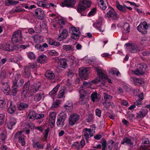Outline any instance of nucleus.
I'll use <instances>...</instances> for the list:
<instances>
[{
    "mask_svg": "<svg viewBox=\"0 0 150 150\" xmlns=\"http://www.w3.org/2000/svg\"><path fill=\"white\" fill-rule=\"evenodd\" d=\"M30 84V82L28 81L24 86L23 91L21 93V96L23 98L26 97L27 95L29 89V87ZM41 85V84L40 83H34L31 85L29 88V90L33 92H37L38 91Z\"/></svg>",
    "mask_w": 150,
    "mask_h": 150,
    "instance_id": "nucleus-1",
    "label": "nucleus"
},
{
    "mask_svg": "<svg viewBox=\"0 0 150 150\" xmlns=\"http://www.w3.org/2000/svg\"><path fill=\"white\" fill-rule=\"evenodd\" d=\"M148 66L147 64L144 63H142L138 65V68L137 69L133 71V74L136 75H143L145 74L146 72Z\"/></svg>",
    "mask_w": 150,
    "mask_h": 150,
    "instance_id": "nucleus-2",
    "label": "nucleus"
},
{
    "mask_svg": "<svg viewBox=\"0 0 150 150\" xmlns=\"http://www.w3.org/2000/svg\"><path fill=\"white\" fill-rule=\"evenodd\" d=\"M91 2L88 0H81L77 7V10L79 13H81L85 9L90 6Z\"/></svg>",
    "mask_w": 150,
    "mask_h": 150,
    "instance_id": "nucleus-3",
    "label": "nucleus"
},
{
    "mask_svg": "<svg viewBox=\"0 0 150 150\" xmlns=\"http://www.w3.org/2000/svg\"><path fill=\"white\" fill-rule=\"evenodd\" d=\"M128 51L132 53H137L140 50V48L135 43H127L125 44Z\"/></svg>",
    "mask_w": 150,
    "mask_h": 150,
    "instance_id": "nucleus-4",
    "label": "nucleus"
},
{
    "mask_svg": "<svg viewBox=\"0 0 150 150\" xmlns=\"http://www.w3.org/2000/svg\"><path fill=\"white\" fill-rule=\"evenodd\" d=\"M69 31L71 34L70 37L72 39L77 40L79 38L81 32L78 28L74 26L71 27L69 28Z\"/></svg>",
    "mask_w": 150,
    "mask_h": 150,
    "instance_id": "nucleus-5",
    "label": "nucleus"
},
{
    "mask_svg": "<svg viewBox=\"0 0 150 150\" xmlns=\"http://www.w3.org/2000/svg\"><path fill=\"white\" fill-rule=\"evenodd\" d=\"M95 131V128H90L89 129L85 128L83 131V134L86 142H88L89 138L93 136Z\"/></svg>",
    "mask_w": 150,
    "mask_h": 150,
    "instance_id": "nucleus-6",
    "label": "nucleus"
},
{
    "mask_svg": "<svg viewBox=\"0 0 150 150\" xmlns=\"http://www.w3.org/2000/svg\"><path fill=\"white\" fill-rule=\"evenodd\" d=\"M79 119L80 116L78 114L75 113L71 114L68 118L69 125L71 126H74L77 123Z\"/></svg>",
    "mask_w": 150,
    "mask_h": 150,
    "instance_id": "nucleus-7",
    "label": "nucleus"
},
{
    "mask_svg": "<svg viewBox=\"0 0 150 150\" xmlns=\"http://www.w3.org/2000/svg\"><path fill=\"white\" fill-rule=\"evenodd\" d=\"M22 38V31L19 30L13 33L11 39L13 43H16L21 40Z\"/></svg>",
    "mask_w": 150,
    "mask_h": 150,
    "instance_id": "nucleus-8",
    "label": "nucleus"
},
{
    "mask_svg": "<svg viewBox=\"0 0 150 150\" xmlns=\"http://www.w3.org/2000/svg\"><path fill=\"white\" fill-rule=\"evenodd\" d=\"M79 92L80 95L79 99V103L81 105H83L87 102L88 96L86 91L83 89H81Z\"/></svg>",
    "mask_w": 150,
    "mask_h": 150,
    "instance_id": "nucleus-9",
    "label": "nucleus"
},
{
    "mask_svg": "<svg viewBox=\"0 0 150 150\" xmlns=\"http://www.w3.org/2000/svg\"><path fill=\"white\" fill-rule=\"evenodd\" d=\"M18 76H13V85L12 87V90L11 92V94L14 96L16 95L17 93V81L18 79Z\"/></svg>",
    "mask_w": 150,
    "mask_h": 150,
    "instance_id": "nucleus-10",
    "label": "nucleus"
},
{
    "mask_svg": "<svg viewBox=\"0 0 150 150\" xmlns=\"http://www.w3.org/2000/svg\"><path fill=\"white\" fill-rule=\"evenodd\" d=\"M22 133L21 131L17 132L15 135V137L18 139V142L22 146H24L25 144V135Z\"/></svg>",
    "mask_w": 150,
    "mask_h": 150,
    "instance_id": "nucleus-11",
    "label": "nucleus"
},
{
    "mask_svg": "<svg viewBox=\"0 0 150 150\" xmlns=\"http://www.w3.org/2000/svg\"><path fill=\"white\" fill-rule=\"evenodd\" d=\"M148 26L147 22L145 21L141 23L140 25L137 27V30L140 32L145 34L147 33L146 30Z\"/></svg>",
    "mask_w": 150,
    "mask_h": 150,
    "instance_id": "nucleus-12",
    "label": "nucleus"
},
{
    "mask_svg": "<svg viewBox=\"0 0 150 150\" xmlns=\"http://www.w3.org/2000/svg\"><path fill=\"white\" fill-rule=\"evenodd\" d=\"M76 3V0H64L62 2L60 5L62 7H74Z\"/></svg>",
    "mask_w": 150,
    "mask_h": 150,
    "instance_id": "nucleus-13",
    "label": "nucleus"
},
{
    "mask_svg": "<svg viewBox=\"0 0 150 150\" xmlns=\"http://www.w3.org/2000/svg\"><path fill=\"white\" fill-rule=\"evenodd\" d=\"M107 76H98L94 80H92L91 83H96L100 82L102 84H104L107 81Z\"/></svg>",
    "mask_w": 150,
    "mask_h": 150,
    "instance_id": "nucleus-14",
    "label": "nucleus"
},
{
    "mask_svg": "<svg viewBox=\"0 0 150 150\" xmlns=\"http://www.w3.org/2000/svg\"><path fill=\"white\" fill-rule=\"evenodd\" d=\"M106 16L108 18H111L113 19H115L117 18V13L114 9L111 8L107 13Z\"/></svg>",
    "mask_w": 150,
    "mask_h": 150,
    "instance_id": "nucleus-15",
    "label": "nucleus"
},
{
    "mask_svg": "<svg viewBox=\"0 0 150 150\" xmlns=\"http://www.w3.org/2000/svg\"><path fill=\"white\" fill-rule=\"evenodd\" d=\"M56 113L54 112H50L49 113L50 122L51 124V127H53L55 124Z\"/></svg>",
    "mask_w": 150,
    "mask_h": 150,
    "instance_id": "nucleus-16",
    "label": "nucleus"
},
{
    "mask_svg": "<svg viewBox=\"0 0 150 150\" xmlns=\"http://www.w3.org/2000/svg\"><path fill=\"white\" fill-rule=\"evenodd\" d=\"M35 13L39 19L42 20L44 18V13L43 10L42 9L39 8L36 9L35 11Z\"/></svg>",
    "mask_w": 150,
    "mask_h": 150,
    "instance_id": "nucleus-17",
    "label": "nucleus"
},
{
    "mask_svg": "<svg viewBox=\"0 0 150 150\" xmlns=\"http://www.w3.org/2000/svg\"><path fill=\"white\" fill-rule=\"evenodd\" d=\"M68 34V31L66 29H64L62 33L59 34L57 38L58 40L61 41L66 39Z\"/></svg>",
    "mask_w": 150,
    "mask_h": 150,
    "instance_id": "nucleus-18",
    "label": "nucleus"
},
{
    "mask_svg": "<svg viewBox=\"0 0 150 150\" xmlns=\"http://www.w3.org/2000/svg\"><path fill=\"white\" fill-rule=\"evenodd\" d=\"M32 146L33 148L38 150L43 149L45 146V144L41 142L37 141L33 142Z\"/></svg>",
    "mask_w": 150,
    "mask_h": 150,
    "instance_id": "nucleus-19",
    "label": "nucleus"
},
{
    "mask_svg": "<svg viewBox=\"0 0 150 150\" xmlns=\"http://www.w3.org/2000/svg\"><path fill=\"white\" fill-rule=\"evenodd\" d=\"M1 89L6 95H8L9 94L10 88L7 83H2Z\"/></svg>",
    "mask_w": 150,
    "mask_h": 150,
    "instance_id": "nucleus-20",
    "label": "nucleus"
},
{
    "mask_svg": "<svg viewBox=\"0 0 150 150\" xmlns=\"http://www.w3.org/2000/svg\"><path fill=\"white\" fill-rule=\"evenodd\" d=\"M17 122L16 119L13 117H11L7 123V126L9 129H11L13 126L15 125Z\"/></svg>",
    "mask_w": 150,
    "mask_h": 150,
    "instance_id": "nucleus-21",
    "label": "nucleus"
},
{
    "mask_svg": "<svg viewBox=\"0 0 150 150\" xmlns=\"http://www.w3.org/2000/svg\"><path fill=\"white\" fill-rule=\"evenodd\" d=\"M89 67L80 68L79 71V75H88L89 74Z\"/></svg>",
    "mask_w": 150,
    "mask_h": 150,
    "instance_id": "nucleus-22",
    "label": "nucleus"
},
{
    "mask_svg": "<svg viewBox=\"0 0 150 150\" xmlns=\"http://www.w3.org/2000/svg\"><path fill=\"white\" fill-rule=\"evenodd\" d=\"M36 112L33 111H31L29 112L27 117L29 121L32 122L36 119Z\"/></svg>",
    "mask_w": 150,
    "mask_h": 150,
    "instance_id": "nucleus-23",
    "label": "nucleus"
},
{
    "mask_svg": "<svg viewBox=\"0 0 150 150\" xmlns=\"http://www.w3.org/2000/svg\"><path fill=\"white\" fill-rule=\"evenodd\" d=\"M64 107L67 111H71L73 109L72 103L71 101H67L64 105Z\"/></svg>",
    "mask_w": 150,
    "mask_h": 150,
    "instance_id": "nucleus-24",
    "label": "nucleus"
},
{
    "mask_svg": "<svg viewBox=\"0 0 150 150\" xmlns=\"http://www.w3.org/2000/svg\"><path fill=\"white\" fill-rule=\"evenodd\" d=\"M142 143L143 145L141 146V149L147 148L150 145V142L149 139L147 138L143 139Z\"/></svg>",
    "mask_w": 150,
    "mask_h": 150,
    "instance_id": "nucleus-25",
    "label": "nucleus"
},
{
    "mask_svg": "<svg viewBox=\"0 0 150 150\" xmlns=\"http://www.w3.org/2000/svg\"><path fill=\"white\" fill-rule=\"evenodd\" d=\"M147 113V111H142L136 114V117L137 118H142L146 116Z\"/></svg>",
    "mask_w": 150,
    "mask_h": 150,
    "instance_id": "nucleus-26",
    "label": "nucleus"
},
{
    "mask_svg": "<svg viewBox=\"0 0 150 150\" xmlns=\"http://www.w3.org/2000/svg\"><path fill=\"white\" fill-rule=\"evenodd\" d=\"M58 64L59 67L62 68H65L67 65V62L65 59H62L59 60Z\"/></svg>",
    "mask_w": 150,
    "mask_h": 150,
    "instance_id": "nucleus-27",
    "label": "nucleus"
},
{
    "mask_svg": "<svg viewBox=\"0 0 150 150\" xmlns=\"http://www.w3.org/2000/svg\"><path fill=\"white\" fill-rule=\"evenodd\" d=\"M2 48L4 50L9 52L12 51V46L8 43H7L3 45L2 47Z\"/></svg>",
    "mask_w": 150,
    "mask_h": 150,
    "instance_id": "nucleus-28",
    "label": "nucleus"
},
{
    "mask_svg": "<svg viewBox=\"0 0 150 150\" xmlns=\"http://www.w3.org/2000/svg\"><path fill=\"white\" fill-rule=\"evenodd\" d=\"M28 107V105L24 103H20L18 105L17 107L18 109L20 110H23Z\"/></svg>",
    "mask_w": 150,
    "mask_h": 150,
    "instance_id": "nucleus-29",
    "label": "nucleus"
},
{
    "mask_svg": "<svg viewBox=\"0 0 150 150\" xmlns=\"http://www.w3.org/2000/svg\"><path fill=\"white\" fill-rule=\"evenodd\" d=\"M116 7L117 9L120 11L125 12L126 11V9L125 8V5H123V6L120 4L119 3V2L118 1L116 2Z\"/></svg>",
    "mask_w": 150,
    "mask_h": 150,
    "instance_id": "nucleus-30",
    "label": "nucleus"
},
{
    "mask_svg": "<svg viewBox=\"0 0 150 150\" xmlns=\"http://www.w3.org/2000/svg\"><path fill=\"white\" fill-rule=\"evenodd\" d=\"M19 3L18 1H13L12 0H6L5 3L6 5L9 6L10 5H15Z\"/></svg>",
    "mask_w": 150,
    "mask_h": 150,
    "instance_id": "nucleus-31",
    "label": "nucleus"
},
{
    "mask_svg": "<svg viewBox=\"0 0 150 150\" xmlns=\"http://www.w3.org/2000/svg\"><path fill=\"white\" fill-rule=\"evenodd\" d=\"M132 79L133 83L135 85L140 86L144 83L143 81L141 79L134 78Z\"/></svg>",
    "mask_w": 150,
    "mask_h": 150,
    "instance_id": "nucleus-32",
    "label": "nucleus"
},
{
    "mask_svg": "<svg viewBox=\"0 0 150 150\" xmlns=\"http://www.w3.org/2000/svg\"><path fill=\"white\" fill-rule=\"evenodd\" d=\"M47 58L45 55H41L39 56L37 61L41 64H43L46 61Z\"/></svg>",
    "mask_w": 150,
    "mask_h": 150,
    "instance_id": "nucleus-33",
    "label": "nucleus"
},
{
    "mask_svg": "<svg viewBox=\"0 0 150 150\" xmlns=\"http://www.w3.org/2000/svg\"><path fill=\"white\" fill-rule=\"evenodd\" d=\"M74 48V47L71 45H64L62 46L63 49L66 51H73Z\"/></svg>",
    "mask_w": 150,
    "mask_h": 150,
    "instance_id": "nucleus-34",
    "label": "nucleus"
},
{
    "mask_svg": "<svg viewBox=\"0 0 150 150\" xmlns=\"http://www.w3.org/2000/svg\"><path fill=\"white\" fill-rule=\"evenodd\" d=\"M42 94L40 93H38L34 96V100L36 102L39 101L42 98Z\"/></svg>",
    "mask_w": 150,
    "mask_h": 150,
    "instance_id": "nucleus-35",
    "label": "nucleus"
},
{
    "mask_svg": "<svg viewBox=\"0 0 150 150\" xmlns=\"http://www.w3.org/2000/svg\"><path fill=\"white\" fill-rule=\"evenodd\" d=\"M120 72L118 70L114 68L109 71V74L110 75H119L120 74Z\"/></svg>",
    "mask_w": 150,
    "mask_h": 150,
    "instance_id": "nucleus-36",
    "label": "nucleus"
},
{
    "mask_svg": "<svg viewBox=\"0 0 150 150\" xmlns=\"http://www.w3.org/2000/svg\"><path fill=\"white\" fill-rule=\"evenodd\" d=\"M103 105L104 106V108L105 109H107L109 108L110 107L113 106L114 103L111 102H108L105 101V102L103 103Z\"/></svg>",
    "mask_w": 150,
    "mask_h": 150,
    "instance_id": "nucleus-37",
    "label": "nucleus"
},
{
    "mask_svg": "<svg viewBox=\"0 0 150 150\" xmlns=\"http://www.w3.org/2000/svg\"><path fill=\"white\" fill-rule=\"evenodd\" d=\"M60 86L59 84L57 85L49 93V94L50 95H56L57 92L59 89Z\"/></svg>",
    "mask_w": 150,
    "mask_h": 150,
    "instance_id": "nucleus-38",
    "label": "nucleus"
},
{
    "mask_svg": "<svg viewBox=\"0 0 150 150\" xmlns=\"http://www.w3.org/2000/svg\"><path fill=\"white\" fill-rule=\"evenodd\" d=\"M104 0H100L98 4L99 7L103 10H105L107 8V6L104 3Z\"/></svg>",
    "mask_w": 150,
    "mask_h": 150,
    "instance_id": "nucleus-39",
    "label": "nucleus"
},
{
    "mask_svg": "<svg viewBox=\"0 0 150 150\" xmlns=\"http://www.w3.org/2000/svg\"><path fill=\"white\" fill-rule=\"evenodd\" d=\"M125 143L129 145H131L132 143L131 139L127 137L123 138L122 140L121 141V144H124Z\"/></svg>",
    "mask_w": 150,
    "mask_h": 150,
    "instance_id": "nucleus-40",
    "label": "nucleus"
},
{
    "mask_svg": "<svg viewBox=\"0 0 150 150\" xmlns=\"http://www.w3.org/2000/svg\"><path fill=\"white\" fill-rule=\"evenodd\" d=\"M58 118L64 120L67 117V113L65 111H62L59 113Z\"/></svg>",
    "mask_w": 150,
    "mask_h": 150,
    "instance_id": "nucleus-41",
    "label": "nucleus"
},
{
    "mask_svg": "<svg viewBox=\"0 0 150 150\" xmlns=\"http://www.w3.org/2000/svg\"><path fill=\"white\" fill-rule=\"evenodd\" d=\"M16 108L15 106L12 105L11 102L10 106L8 109V112L10 114H12L14 112Z\"/></svg>",
    "mask_w": 150,
    "mask_h": 150,
    "instance_id": "nucleus-42",
    "label": "nucleus"
},
{
    "mask_svg": "<svg viewBox=\"0 0 150 150\" xmlns=\"http://www.w3.org/2000/svg\"><path fill=\"white\" fill-rule=\"evenodd\" d=\"M64 120L58 118L56 122L57 126L59 127H62L64 125Z\"/></svg>",
    "mask_w": 150,
    "mask_h": 150,
    "instance_id": "nucleus-43",
    "label": "nucleus"
},
{
    "mask_svg": "<svg viewBox=\"0 0 150 150\" xmlns=\"http://www.w3.org/2000/svg\"><path fill=\"white\" fill-rule=\"evenodd\" d=\"M61 103V101L60 100H56L54 102L52 106V108H56L58 107Z\"/></svg>",
    "mask_w": 150,
    "mask_h": 150,
    "instance_id": "nucleus-44",
    "label": "nucleus"
},
{
    "mask_svg": "<svg viewBox=\"0 0 150 150\" xmlns=\"http://www.w3.org/2000/svg\"><path fill=\"white\" fill-rule=\"evenodd\" d=\"M6 138L5 134L4 133H1L0 135V142L2 144L4 143Z\"/></svg>",
    "mask_w": 150,
    "mask_h": 150,
    "instance_id": "nucleus-45",
    "label": "nucleus"
},
{
    "mask_svg": "<svg viewBox=\"0 0 150 150\" xmlns=\"http://www.w3.org/2000/svg\"><path fill=\"white\" fill-rule=\"evenodd\" d=\"M98 94L97 93L94 92L91 95V97L93 101H96L98 100Z\"/></svg>",
    "mask_w": 150,
    "mask_h": 150,
    "instance_id": "nucleus-46",
    "label": "nucleus"
},
{
    "mask_svg": "<svg viewBox=\"0 0 150 150\" xmlns=\"http://www.w3.org/2000/svg\"><path fill=\"white\" fill-rule=\"evenodd\" d=\"M57 98H61L65 97L64 91V90H62L60 91L57 95Z\"/></svg>",
    "mask_w": 150,
    "mask_h": 150,
    "instance_id": "nucleus-47",
    "label": "nucleus"
},
{
    "mask_svg": "<svg viewBox=\"0 0 150 150\" xmlns=\"http://www.w3.org/2000/svg\"><path fill=\"white\" fill-rule=\"evenodd\" d=\"M103 97L105 100V101H106L108 99H111L112 98V96L106 93H103Z\"/></svg>",
    "mask_w": 150,
    "mask_h": 150,
    "instance_id": "nucleus-48",
    "label": "nucleus"
},
{
    "mask_svg": "<svg viewBox=\"0 0 150 150\" xmlns=\"http://www.w3.org/2000/svg\"><path fill=\"white\" fill-rule=\"evenodd\" d=\"M114 143V142L112 140H110L109 142V145L106 148L107 150H112Z\"/></svg>",
    "mask_w": 150,
    "mask_h": 150,
    "instance_id": "nucleus-49",
    "label": "nucleus"
},
{
    "mask_svg": "<svg viewBox=\"0 0 150 150\" xmlns=\"http://www.w3.org/2000/svg\"><path fill=\"white\" fill-rule=\"evenodd\" d=\"M95 69L98 74H99L98 75H105L104 73V70L100 69L98 67H96Z\"/></svg>",
    "mask_w": 150,
    "mask_h": 150,
    "instance_id": "nucleus-50",
    "label": "nucleus"
},
{
    "mask_svg": "<svg viewBox=\"0 0 150 150\" xmlns=\"http://www.w3.org/2000/svg\"><path fill=\"white\" fill-rule=\"evenodd\" d=\"M124 29L126 31V33H129V25L127 23H125L124 25Z\"/></svg>",
    "mask_w": 150,
    "mask_h": 150,
    "instance_id": "nucleus-51",
    "label": "nucleus"
},
{
    "mask_svg": "<svg viewBox=\"0 0 150 150\" xmlns=\"http://www.w3.org/2000/svg\"><path fill=\"white\" fill-rule=\"evenodd\" d=\"M35 47L37 50L41 51H43V47H42V45L39 44H36L35 45Z\"/></svg>",
    "mask_w": 150,
    "mask_h": 150,
    "instance_id": "nucleus-52",
    "label": "nucleus"
},
{
    "mask_svg": "<svg viewBox=\"0 0 150 150\" xmlns=\"http://www.w3.org/2000/svg\"><path fill=\"white\" fill-rule=\"evenodd\" d=\"M5 115L4 114H0V126L3 123L4 121Z\"/></svg>",
    "mask_w": 150,
    "mask_h": 150,
    "instance_id": "nucleus-53",
    "label": "nucleus"
},
{
    "mask_svg": "<svg viewBox=\"0 0 150 150\" xmlns=\"http://www.w3.org/2000/svg\"><path fill=\"white\" fill-rule=\"evenodd\" d=\"M93 116L92 114H88V116L86 117V120L88 122H90L91 121L93 118Z\"/></svg>",
    "mask_w": 150,
    "mask_h": 150,
    "instance_id": "nucleus-54",
    "label": "nucleus"
},
{
    "mask_svg": "<svg viewBox=\"0 0 150 150\" xmlns=\"http://www.w3.org/2000/svg\"><path fill=\"white\" fill-rule=\"evenodd\" d=\"M96 28L100 32H103L105 30V26L103 25L96 26Z\"/></svg>",
    "mask_w": 150,
    "mask_h": 150,
    "instance_id": "nucleus-55",
    "label": "nucleus"
},
{
    "mask_svg": "<svg viewBox=\"0 0 150 150\" xmlns=\"http://www.w3.org/2000/svg\"><path fill=\"white\" fill-rule=\"evenodd\" d=\"M96 9L95 8H94L89 13L88 16H91L93 15L96 13Z\"/></svg>",
    "mask_w": 150,
    "mask_h": 150,
    "instance_id": "nucleus-56",
    "label": "nucleus"
},
{
    "mask_svg": "<svg viewBox=\"0 0 150 150\" xmlns=\"http://www.w3.org/2000/svg\"><path fill=\"white\" fill-rule=\"evenodd\" d=\"M49 128H47L45 130V132L44 133V137L45 139H46L47 137V136L49 133Z\"/></svg>",
    "mask_w": 150,
    "mask_h": 150,
    "instance_id": "nucleus-57",
    "label": "nucleus"
},
{
    "mask_svg": "<svg viewBox=\"0 0 150 150\" xmlns=\"http://www.w3.org/2000/svg\"><path fill=\"white\" fill-rule=\"evenodd\" d=\"M28 57L31 59H34L35 58V56L33 52L29 53L28 55Z\"/></svg>",
    "mask_w": 150,
    "mask_h": 150,
    "instance_id": "nucleus-58",
    "label": "nucleus"
},
{
    "mask_svg": "<svg viewBox=\"0 0 150 150\" xmlns=\"http://www.w3.org/2000/svg\"><path fill=\"white\" fill-rule=\"evenodd\" d=\"M95 113L96 115L99 117H100L101 111L100 109H96L95 110Z\"/></svg>",
    "mask_w": 150,
    "mask_h": 150,
    "instance_id": "nucleus-59",
    "label": "nucleus"
},
{
    "mask_svg": "<svg viewBox=\"0 0 150 150\" xmlns=\"http://www.w3.org/2000/svg\"><path fill=\"white\" fill-rule=\"evenodd\" d=\"M106 142L105 140H104L101 142V144L102 146V150H105L106 145Z\"/></svg>",
    "mask_w": 150,
    "mask_h": 150,
    "instance_id": "nucleus-60",
    "label": "nucleus"
},
{
    "mask_svg": "<svg viewBox=\"0 0 150 150\" xmlns=\"http://www.w3.org/2000/svg\"><path fill=\"white\" fill-rule=\"evenodd\" d=\"M85 145V142L84 139L81 140L79 144L80 146L79 147L81 148H83Z\"/></svg>",
    "mask_w": 150,
    "mask_h": 150,
    "instance_id": "nucleus-61",
    "label": "nucleus"
},
{
    "mask_svg": "<svg viewBox=\"0 0 150 150\" xmlns=\"http://www.w3.org/2000/svg\"><path fill=\"white\" fill-rule=\"evenodd\" d=\"M5 103L4 100H0V108H4L5 106Z\"/></svg>",
    "mask_w": 150,
    "mask_h": 150,
    "instance_id": "nucleus-62",
    "label": "nucleus"
},
{
    "mask_svg": "<svg viewBox=\"0 0 150 150\" xmlns=\"http://www.w3.org/2000/svg\"><path fill=\"white\" fill-rule=\"evenodd\" d=\"M143 55L144 56H147L150 54V52L149 51H145L142 53Z\"/></svg>",
    "mask_w": 150,
    "mask_h": 150,
    "instance_id": "nucleus-63",
    "label": "nucleus"
},
{
    "mask_svg": "<svg viewBox=\"0 0 150 150\" xmlns=\"http://www.w3.org/2000/svg\"><path fill=\"white\" fill-rule=\"evenodd\" d=\"M30 45L28 44L25 45H20V48H21L23 50H24L27 47H29Z\"/></svg>",
    "mask_w": 150,
    "mask_h": 150,
    "instance_id": "nucleus-64",
    "label": "nucleus"
}]
</instances>
